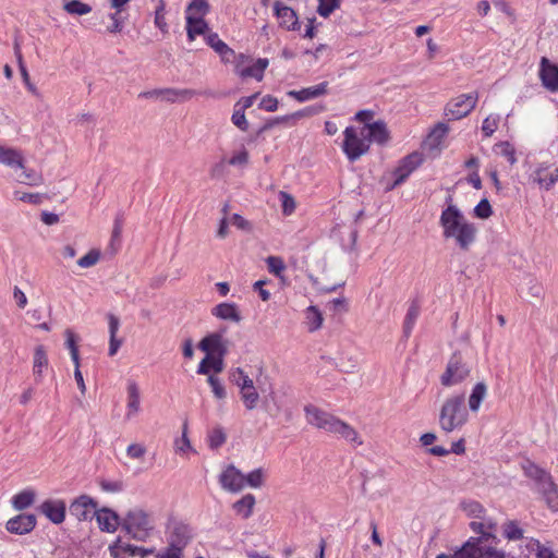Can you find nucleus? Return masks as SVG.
I'll list each match as a JSON object with an SVG mask.
<instances>
[{"label":"nucleus","instance_id":"nucleus-14","mask_svg":"<svg viewBox=\"0 0 558 558\" xmlns=\"http://www.w3.org/2000/svg\"><path fill=\"white\" fill-rule=\"evenodd\" d=\"M219 483L223 489L238 493L244 488V475L231 464L220 474Z\"/></svg>","mask_w":558,"mask_h":558},{"label":"nucleus","instance_id":"nucleus-6","mask_svg":"<svg viewBox=\"0 0 558 558\" xmlns=\"http://www.w3.org/2000/svg\"><path fill=\"white\" fill-rule=\"evenodd\" d=\"M471 364L460 354L453 353L445 372L440 375L444 387H452L463 383L471 375Z\"/></svg>","mask_w":558,"mask_h":558},{"label":"nucleus","instance_id":"nucleus-32","mask_svg":"<svg viewBox=\"0 0 558 558\" xmlns=\"http://www.w3.org/2000/svg\"><path fill=\"white\" fill-rule=\"evenodd\" d=\"M523 470L527 477L537 483L538 488L553 478L548 472L533 462H527L525 465H523Z\"/></svg>","mask_w":558,"mask_h":558},{"label":"nucleus","instance_id":"nucleus-9","mask_svg":"<svg viewBox=\"0 0 558 558\" xmlns=\"http://www.w3.org/2000/svg\"><path fill=\"white\" fill-rule=\"evenodd\" d=\"M476 94H463L452 99L446 107V116L451 120L466 117L476 106Z\"/></svg>","mask_w":558,"mask_h":558},{"label":"nucleus","instance_id":"nucleus-22","mask_svg":"<svg viewBox=\"0 0 558 558\" xmlns=\"http://www.w3.org/2000/svg\"><path fill=\"white\" fill-rule=\"evenodd\" d=\"M226 331L227 329L225 328L207 335L201 340L197 349H228L229 347L235 345L226 338Z\"/></svg>","mask_w":558,"mask_h":558},{"label":"nucleus","instance_id":"nucleus-37","mask_svg":"<svg viewBox=\"0 0 558 558\" xmlns=\"http://www.w3.org/2000/svg\"><path fill=\"white\" fill-rule=\"evenodd\" d=\"M33 373L36 381H40L44 373L49 368L46 351H36L33 360Z\"/></svg>","mask_w":558,"mask_h":558},{"label":"nucleus","instance_id":"nucleus-28","mask_svg":"<svg viewBox=\"0 0 558 558\" xmlns=\"http://www.w3.org/2000/svg\"><path fill=\"white\" fill-rule=\"evenodd\" d=\"M206 43L221 57L223 62H230L238 57L215 33L207 34Z\"/></svg>","mask_w":558,"mask_h":558},{"label":"nucleus","instance_id":"nucleus-62","mask_svg":"<svg viewBox=\"0 0 558 558\" xmlns=\"http://www.w3.org/2000/svg\"><path fill=\"white\" fill-rule=\"evenodd\" d=\"M99 487L105 493H120L123 489V484L120 481L100 480Z\"/></svg>","mask_w":558,"mask_h":558},{"label":"nucleus","instance_id":"nucleus-27","mask_svg":"<svg viewBox=\"0 0 558 558\" xmlns=\"http://www.w3.org/2000/svg\"><path fill=\"white\" fill-rule=\"evenodd\" d=\"M275 13L280 21V25L287 29H296L298 16L295 12L281 2L277 1L274 4Z\"/></svg>","mask_w":558,"mask_h":558},{"label":"nucleus","instance_id":"nucleus-39","mask_svg":"<svg viewBox=\"0 0 558 558\" xmlns=\"http://www.w3.org/2000/svg\"><path fill=\"white\" fill-rule=\"evenodd\" d=\"M526 549L535 555V558H557L549 547L543 545L539 541L531 538L526 543Z\"/></svg>","mask_w":558,"mask_h":558},{"label":"nucleus","instance_id":"nucleus-17","mask_svg":"<svg viewBox=\"0 0 558 558\" xmlns=\"http://www.w3.org/2000/svg\"><path fill=\"white\" fill-rule=\"evenodd\" d=\"M225 351H206L205 357L201 361L197 374L211 375L223 371V353Z\"/></svg>","mask_w":558,"mask_h":558},{"label":"nucleus","instance_id":"nucleus-49","mask_svg":"<svg viewBox=\"0 0 558 558\" xmlns=\"http://www.w3.org/2000/svg\"><path fill=\"white\" fill-rule=\"evenodd\" d=\"M265 474L263 469H255L247 475H244V487L259 488L264 484Z\"/></svg>","mask_w":558,"mask_h":558},{"label":"nucleus","instance_id":"nucleus-2","mask_svg":"<svg viewBox=\"0 0 558 558\" xmlns=\"http://www.w3.org/2000/svg\"><path fill=\"white\" fill-rule=\"evenodd\" d=\"M440 226L446 239H453L462 251L475 242L477 229L469 222L456 205L449 204L440 215Z\"/></svg>","mask_w":558,"mask_h":558},{"label":"nucleus","instance_id":"nucleus-44","mask_svg":"<svg viewBox=\"0 0 558 558\" xmlns=\"http://www.w3.org/2000/svg\"><path fill=\"white\" fill-rule=\"evenodd\" d=\"M240 395L246 410L251 411L257 408L259 402V393L257 392L255 386L241 390Z\"/></svg>","mask_w":558,"mask_h":558},{"label":"nucleus","instance_id":"nucleus-57","mask_svg":"<svg viewBox=\"0 0 558 558\" xmlns=\"http://www.w3.org/2000/svg\"><path fill=\"white\" fill-rule=\"evenodd\" d=\"M279 197L281 201V207H282L283 215L290 216L295 210V207H296V202H295L294 197L291 194L283 192V191H281L279 193Z\"/></svg>","mask_w":558,"mask_h":558},{"label":"nucleus","instance_id":"nucleus-15","mask_svg":"<svg viewBox=\"0 0 558 558\" xmlns=\"http://www.w3.org/2000/svg\"><path fill=\"white\" fill-rule=\"evenodd\" d=\"M531 178L539 187L549 191L558 181V168L542 163L533 171Z\"/></svg>","mask_w":558,"mask_h":558},{"label":"nucleus","instance_id":"nucleus-35","mask_svg":"<svg viewBox=\"0 0 558 558\" xmlns=\"http://www.w3.org/2000/svg\"><path fill=\"white\" fill-rule=\"evenodd\" d=\"M255 504V497L252 494H246L233 504V509L238 515L248 519L253 513Z\"/></svg>","mask_w":558,"mask_h":558},{"label":"nucleus","instance_id":"nucleus-41","mask_svg":"<svg viewBox=\"0 0 558 558\" xmlns=\"http://www.w3.org/2000/svg\"><path fill=\"white\" fill-rule=\"evenodd\" d=\"M210 5L207 0H193L186 8V16L205 17Z\"/></svg>","mask_w":558,"mask_h":558},{"label":"nucleus","instance_id":"nucleus-40","mask_svg":"<svg viewBox=\"0 0 558 558\" xmlns=\"http://www.w3.org/2000/svg\"><path fill=\"white\" fill-rule=\"evenodd\" d=\"M101 259V252L99 248H92L85 255L76 260L77 267L88 269L96 266Z\"/></svg>","mask_w":558,"mask_h":558},{"label":"nucleus","instance_id":"nucleus-55","mask_svg":"<svg viewBox=\"0 0 558 558\" xmlns=\"http://www.w3.org/2000/svg\"><path fill=\"white\" fill-rule=\"evenodd\" d=\"M317 12L323 17H328L336 9L340 7L341 0H318Z\"/></svg>","mask_w":558,"mask_h":558},{"label":"nucleus","instance_id":"nucleus-61","mask_svg":"<svg viewBox=\"0 0 558 558\" xmlns=\"http://www.w3.org/2000/svg\"><path fill=\"white\" fill-rule=\"evenodd\" d=\"M207 383L211 387V391L217 399L226 398V389L219 378L215 377L214 375H209Z\"/></svg>","mask_w":558,"mask_h":558},{"label":"nucleus","instance_id":"nucleus-3","mask_svg":"<svg viewBox=\"0 0 558 558\" xmlns=\"http://www.w3.org/2000/svg\"><path fill=\"white\" fill-rule=\"evenodd\" d=\"M0 166L14 171H21L19 182L28 186H40L44 177L32 168L26 167V157L21 148L0 143Z\"/></svg>","mask_w":558,"mask_h":558},{"label":"nucleus","instance_id":"nucleus-63","mask_svg":"<svg viewBox=\"0 0 558 558\" xmlns=\"http://www.w3.org/2000/svg\"><path fill=\"white\" fill-rule=\"evenodd\" d=\"M474 214L481 219H487L492 216L493 210L488 199H482L474 208Z\"/></svg>","mask_w":558,"mask_h":558},{"label":"nucleus","instance_id":"nucleus-58","mask_svg":"<svg viewBox=\"0 0 558 558\" xmlns=\"http://www.w3.org/2000/svg\"><path fill=\"white\" fill-rule=\"evenodd\" d=\"M307 319L312 330L318 329L323 324L322 313L315 306L307 308Z\"/></svg>","mask_w":558,"mask_h":558},{"label":"nucleus","instance_id":"nucleus-36","mask_svg":"<svg viewBox=\"0 0 558 558\" xmlns=\"http://www.w3.org/2000/svg\"><path fill=\"white\" fill-rule=\"evenodd\" d=\"M478 545L474 539H468L465 544L453 555L440 554L436 558H478Z\"/></svg>","mask_w":558,"mask_h":558},{"label":"nucleus","instance_id":"nucleus-33","mask_svg":"<svg viewBox=\"0 0 558 558\" xmlns=\"http://www.w3.org/2000/svg\"><path fill=\"white\" fill-rule=\"evenodd\" d=\"M208 31V24L204 17L186 16V32L190 40H194L197 35H205Z\"/></svg>","mask_w":558,"mask_h":558},{"label":"nucleus","instance_id":"nucleus-7","mask_svg":"<svg viewBox=\"0 0 558 558\" xmlns=\"http://www.w3.org/2000/svg\"><path fill=\"white\" fill-rule=\"evenodd\" d=\"M342 149L350 161H355L365 155L369 149V141L363 129L349 126L344 130Z\"/></svg>","mask_w":558,"mask_h":558},{"label":"nucleus","instance_id":"nucleus-54","mask_svg":"<svg viewBox=\"0 0 558 558\" xmlns=\"http://www.w3.org/2000/svg\"><path fill=\"white\" fill-rule=\"evenodd\" d=\"M504 535L506 538L517 541L523 537V531L514 521H509L504 525Z\"/></svg>","mask_w":558,"mask_h":558},{"label":"nucleus","instance_id":"nucleus-16","mask_svg":"<svg viewBox=\"0 0 558 558\" xmlns=\"http://www.w3.org/2000/svg\"><path fill=\"white\" fill-rule=\"evenodd\" d=\"M95 519L100 531L107 533L116 532L122 522L119 514L108 507L98 508Z\"/></svg>","mask_w":558,"mask_h":558},{"label":"nucleus","instance_id":"nucleus-20","mask_svg":"<svg viewBox=\"0 0 558 558\" xmlns=\"http://www.w3.org/2000/svg\"><path fill=\"white\" fill-rule=\"evenodd\" d=\"M362 129L365 131V135L369 141V144L374 142L378 145H385L390 138L387 124L381 120L373 123H366Z\"/></svg>","mask_w":558,"mask_h":558},{"label":"nucleus","instance_id":"nucleus-31","mask_svg":"<svg viewBox=\"0 0 558 558\" xmlns=\"http://www.w3.org/2000/svg\"><path fill=\"white\" fill-rule=\"evenodd\" d=\"M332 360L336 367L343 373H353L357 366V360L351 351H336V356Z\"/></svg>","mask_w":558,"mask_h":558},{"label":"nucleus","instance_id":"nucleus-51","mask_svg":"<svg viewBox=\"0 0 558 558\" xmlns=\"http://www.w3.org/2000/svg\"><path fill=\"white\" fill-rule=\"evenodd\" d=\"M461 506H462L463 511L466 513V515H469L471 518L480 519L483 515H485L486 511H485L484 507L478 501H475V500L465 501V502H462Z\"/></svg>","mask_w":558,"mask_h":558},{"label":"nucleus","instance_id":"nucleus-26","mask_svg":"<svg viewBox=\"0 0 558 558\" xmlns=\"http://www.w3.org/2000/svg\"><path fill=\"white\" fill-rule=\"evenodd\" d=\"M211 314L219 319L232 323L242 320L241 312L235 303H220L213 307Z\"/></svg>","mask_w":558,"mask_h":558},{"label":"nucleus","instance_id":"nucleus-11","mask_svg":"<svg viewBox=\"0 0 558 558\" xmlns=\"http://www.w3.org/2000/svg\"><path fill=\"white\" fill-rule=\"evenodd\" d=\"M98 510V504L88 495H81L70 505V513L78 521L90 520Z\"/></svg>","mask_w":558,"mask_h":558},{"label":"nucleus","instance_id":"nucleus-1","mask_svg":"<svg viewBox=\"0 0 558 558\" xmlns=\"http://www.w3.org/2000/svg\"><path fill=\"white\" fill-rule=\"evenodd\" d=\"M306 422L327 433L338 435L342 439L349 441L354 447L363 444L357 430L349 423L340 420L338 416L327 412L314 404H306L304 407Z\"/></svg>","mask_w":558,"mask_h":558},{"label":"nucleus","instance_id":"nucleus-60","mask_svg":"<svg viewBox=\"0 0 558 558\" xmlns=\"http://www.w3.org/2000/svg\"><path fill=\"white\" fill-rule=\"evenodd\" d=\"M499 117L498 116H489L487 117L482 124V131L485 136H492L496 130L498 129Z\"/></svg>","mask_w":558,"mask_h":558},{"label":"nucleus","instance_id":"nucleus-46","mask_svg":"<svg viewBox=\"0 0 558 558\" xmlns=\"http://www.w3.org/2000/svg\"><path fill=\"white\" fill-rule=\"evenodd\" d=\"M478 558H506L505 553L497 548V543L478 545Z\"/></svg>","mask_w":558,"mask_h":558},{"label":"nucleus","instance_id":"nucleus-4","mask_svg":"<svg viewBox=\"0 0 558 558\" xmlns=\"http://www.w3.org/2000/svg\"><path fill=\"white\" fill-rule=\"evenodd\" d=\"M463 393L448 397L439 412V426L445 433L461 429L469 421V411Z\"/></svg>","mask_w":558,"mask_h":558},{"label":"nucleus","instance_id":"nucleus-52","mask_svg":"<svg viewBox=\"0 0 558 558\" xmlns=\"http://www.w3.org/2000/svg\"><path fill=\"white\" fill-rule=\"evenodd\" d=\"M448 131L449 128L447 124L438 123L428 135V141L430 145L437 147L441 143Z\"/></svg>","mask_w":558,"mask_h":558},{"label":"nucleus","instance_id":"nucleus-24","mask_svg":"<svg viewBox=\"0 0 558 558\" xmlns=\"http://www.w3.org/2000/svg\"><path fill=\"white\" fill-rule=\"evenodd\" d=\"M128 402L125 417L128 420L135 416L141 410V393L137 384L134 380H129L126 386Z\"/></svg>","mask_w":558,"mask_h":558},{"label":"nucleus","instance_id":"nucleus-38","mask_svg":"<svg viewBox=\"0 0 558 558\" xmlns=\"http://www.w3.org/2000/svg\"><path fill=\"white\" fill-rule=\"evenodd\" d=\"M35 493L32 489H24L12 497V506L15 510H24L33 505Z\"/></svg>","mask_w":558,"mask_h":558},{"label":"nucleus","instance_id":"nucleus-19","mask_svg":"<svg viewBox=\"0 0 558 558\" xmlns=\"http://www.w3.org/2000/svg\"><path fill=\"white\" fill-rule=\"evenodd\" d=\"M5 526L10 533L23 535L35 529L36 517L34 514H19L10 519Z\"/></svg>","mask_w":558,"mask_h":558},{"label":"nucleus","instance_id":"nucleus-34","mask_svg":"<svg viewBox=\"0 0 558 558\" xmlns=\"http://www.w3.org/2000/svg\"><path fill=\"white\" fill-rule=\"evenodd\" d=\"M109 553L112 558L134 557V545L123 542L118 537L110 546Z\"/></svg>","mask_w":558,"mask_h":558},{"label":"nucleus","instance_id":"nucleus-25","mask_svg":"<svg viewBox=\"0 0 558 558\" xmlns=\"http://www.w3.org/2000/svg\"><path fill=\"white\" fill-rule=\"evenodd\" d=\"M198 92L190 88H162L160 89V98L167 102H183L197 96Z\"/></svg>","mask_w":558,"mask_h":558},{"label":"nucleus","instance_id":"nucleus-21","mask_svg":"<svg viewBox=\"0 0 558 558\" xmlns=\"http://www.w3.org/2000/svg\"><path fill=\"white\" fill-rule=\"evenodd\" d=\"M169 529V543L184 548L192 536L190 525L184 522L173 521Z\"/></svg>","mask_w":558,"mask_h":558},{"label":"nucleus","instance_id":"nucleus-8","mask_svg":"<svg viewBox=\"0 0 558 558\" xmlns=\"http://www.w3.org/2000/svg\"><path fill=\"white\" fill-rule=\"evenodd\" d=\"M470 529L475 534H478V536H476V537L469 538V539H474L475 544L481 545V544H485V543H498V538L496 536L497 522L494 518L487 517L485 514L480 519L471 521Z\"/></svg>","mask_w":558,"mask_h":558},{"label":"nucleus","instance_id":"nucleus-42","mask_svg":"<svg viewBox=\"0 0 558 558\" xmlns=\"http://www.w3.org/2000/svg\"><path fill=\"white\" fill-rule=\"evenodd\" d=\"M63 10L70 15H86L92 12V7L80 0L66 1L63 4Z\"/></svg>","mask_w":558,"mask_h":558},{"label":"nucleus","instance_id":"nucleus-10","mask_svg":"<svg viewBox=\"0 0 558 558\" xmlns=\"http://www.w3.org/2000/svg\"><path fill=\"white\" fill-rule=\"evenodd\" d=\"M235 73L241 77H254L257 81H262L264 77V71L269 64L268 59L259 58L252 65L246 66L245 63L250 62V57L245 54H239L235 58Z\"/></svg>","mask_w":558,"mask_h":558},{"label":"nucleus","instance_id":"nucleus-47","mask_svg":"<svg viewBox=\"0 0 558 558\" xmlns=\"http://www.w3.org/2000/svg\"><path fill=\"white\" fill-rule=\"evenodd\" d=\"M108 325L110 332V348L119 349L122 345V341L117 339V332L120 326V320L114 314H108Z\"/></svg>","mask_w":558,"mask_h":558},{"label":"nucleus","instance_id":"nucleus-29","mask_svg":"<svg viewBox=\"0 0 558 558\" xmlns=\"http://www.w3.org/2000/svg\"><path fill=\"white\" fill-rule=\"evenodd\" d=\"M538 492L542 494L548 509L558 512V485L554 480L551 478L543 484V486L538 488Z\"/></svg>","mask_w":558,"mask_h":558},{"label":"nucleus","instance_id":"nucleus-45","mask_svg":"<svg viewBox=\"0 0 558 558\" xmlns=\"http://www.w3.org/2000/svg\"><path fill=\"white\" fill-rule=\"evenodd\" d=\"M174 450L179 454H186L187 452H195L187 436V423L185 422L182 427V436L174 440Z\"/></svg>","mask_w":558,"mask_h":558},{"label":"nucleus","instance_id":"nucleus-30","mask_svg":"<svg viewBox=\"0 0 558 558\" xmlns=\"http://www.w3.org/2000/svg\"><path fill=\"white\" fill-rule=\"evenodd\" d=\"M487 397V385L484 381L476 383L468 399L469 410L477 413L482 402Z\"/></svg>","mask_w":558,"mask_h":558},{"label":"nucleus","instance_id":"nucleus-43","mask_svg":"<svg viewBox=\"0 0 558 558\" xmlns=\"http://www.w3.org/2000/svg\"><path fill=\"white\" fill-rule=\"evenodd\" d=\"M230 379L240 388V391L254 386L253 379L240 367L231 371Z\"/></svg>","mask_w":558,"mask_h":558},{"label":"nucleus","instance_id":"nucleus-59","mask_svg":"<svg viewBox=\"0 0 558 558\" xmlns=\"http://www.w3.org/2000/svg\"><path fill=\"white\" fill-rule=\"evenodd\" d=\"M232 123L239 128L241 131H247L248 122L245 118V113L242 108H238L234 106V110L231 117Z\"/></svg>","mask_w":558,"mask_h":558},{"label":"nucleus","instance_id":"nucleus-56","mask_svg":"<svg viewBox=\"0 0 558 558\" xmlns=\"http://www.w3.org/2000/svg\"><path fill=\"white\" fill-rule=\"evenodd\" d=\"M78 353H80V351H71V359L75 365L74 377H75L76 384L78 386V389L81 390L82 393H85L86 386L84 383L82 372L80 369V354Z\"/></svg>","mask_w":558,"mask_h":558},{"label":"nucleus","instance_id":"nucleus-50","mask_svg":"<svg viewBox=\"0 0 558 558\" xmlns=\"http://www.w3.org/2000/svg\"><path fill=\"white\" fill-rule=\"evenodd\" d=\"M166 1L165 0H158L157 8L155 10V25L162 32H168V24L166 21Z\"/></svg>","mask_w":558,"mask_h":558},{"label":"nucleus","instance_id":"nucleus-64","mask_svg":"<svg viewBox=\"0 0 558 558\" xmlns=\"http://www.w3.org/2000/svg\"><path fill=\"white\" fill-rule=\"evenodd\" d=\"M230 221L239 230H242L247 233L253 231L252 222L246 220L244 217H242L239 214H233Z\"/></svg>","mask_w":558,"mask_h":558},{"label":"nucleus","instance_id":"nucleus-23","mask_svg":"<svg viewBox=\"0 0 558 558\" xmlns=\"http://www.w3.org/2000/svg\"><path fill=\"white\" fill-rule=\"evenodd\" d=\"M328 82H323L318 85L306 87L301 90H290L288 92V96L302 102L326 95L328 93Z\"/></svg>","mask_w":558,"mask_h":558},{"label":"nucleus","instance_id":"nucleus-5","mask_svg":"<svg viewBox=\"0 0 558 558\" xmlns=\"http://www.w3.org/2000/svg\"><path fill=\"white\" fill-rule=\"evenodd\" d=\"M121 529L132 538L144 542L150 537L155 530V520L150 512L134 507L124 514L121 522Z\"/></svg>","mask_w":558,"mask_h":558},{"label":"nucleus","instance_id":"nucleus-13","mask_svg":"<svg viewBox=\"0 0 558 558\" xmlns=\"http://www.w3.org/2000/svg\"><path fill=\"white\" fill-rule=\"evenodd\" d=\"M423 155L414 151L401 159L399 166L395 170L396 180L392 187L400 185L405 179L423 162Z\"/></svg>","mask_w":558,"mask_h":558},{"label":"nucleus","instance_id":"nucleus-48","mask_svg":"<svg viewBox=\"0 0 558 558\" xmlns=\"http://www.w3.org/2000/svg\"><path fill=\"white\" fill-rule=\"evenodd\" d=\"M226 440L227 435L222 427H215L207 435V442L211 449H218Z\"/></svg>","mask_w":558,"mask_h":558},{"label":"nucleus","instance_id":"nucleus-12","mask_svg":"<svg viewBox=\"0 0 558 558\" xmlns=\"http://www.w3.org/2000/svg\"><path fill=\"white\" fill-rule=\"evenodd\" d=\"M538 76L542 85L550 93H558V65L542 57Z\"/></svg>","mask_w":558,"mask_h":558},{"label":"nucleus","instance_id":"nucleus-18","mask_svg":"<svg viewBox=\"0 0 558 558\" xmlns=\"http://www.w3.org/2000/svg\"><path fill=\"white\" fill-rule=\"evenodd\" d=\"M39 510L52 523L61 524L65 519L66 505L61 499H48L40 505Z\"/></svg>","mask_w":558,"mask_h":558},{"label":"nucleus","instance_id":"nucleus-53","mask_svg":"<svg viewBox=\"0 0 558 558\" xmlns=\"http://www.w3.org/2000/svg\"><path fill=\"white\" fill-rule=\"evenodd\" d=\"M266 264L269 272L277 277H281V274L286 270V264L281 257L269 256L266 258Z\"/></svg>","mask_w":558,"mask_h":558}]
</instances>
